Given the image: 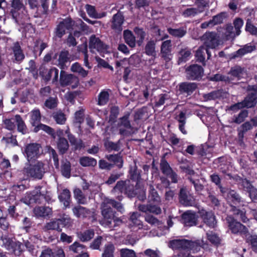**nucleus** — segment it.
<instances>
[{"label":"nucleus","mask_w":257,"mask_h":257,"mask_svg":"<svg viewBox=\"0 0 257 257\" xmlns=\"http://www.w3.org/2000/svg\"><path fill=\"white\" fill-rule=\"evenodd\" d=\"M212 149L207 145H201L198 150V153L202 157H205L209 158L211 157V152Z\"/></svg>","instance_id":"39"},{"label":"nucleus","mask_w":257,"mask_h":257,"mask_svg":"<svg viewBox=\"0 0 257 257\" xmlns=\"http://www.w3.org/2000/svg\"><path fill=\"white\" fill-rule=\"evenodd\" d=\"M160 168L162 173L167 176H169L172 171L169 164L165 160L161 161Z\"/></svg>","instance_id":"59"},{"label":"nucleus","mask_w":257,"mask_h":257,"mask_svg":"<svg viewBox=\"0 0 257 257\" xmlns=\"http://www.w3.org/2000/svg\"><path fill=\"white\" fill-rule=\"evenodd\" d=\"M41 187L36 188L34 190L30 192H27L22 201L27 205H30L34 203H40L44 198V195L41 193Z\"/></svg>","instance_id":"8"},{"label":"nucleus","mask_w":257,"mask_h":257,"mask_svg":"<svg viewBox=\"0 0 257 257\" xmlns=\"http://www.w3.org/2000/svg\"><path fill=\"white\" fill-rule=\"evenodd\" d=\"M70 250L74 253H82L84 249V246L78 242H74L69 247Z\"/></svg>","instance_id":"60"},{"label":"nucleus","mask_w":257,"mask_h":257,"mask_svg":"<svg viewBox=\"0 0 257 257\" xmlns=\"http://www.w3.org/2000/svg\"><path fill=\"white\" fill-rule=\"evenodd\" d=\"M104 146L108 151H118L120 148L119 142L113 143L109 141H107L104 143Z\"/></svg>","instance_id":"55"},{"label":"nucleus","mask_w":257,"mask_h":257,"mask_svg":"<svg viewBox=\"0 0 257 257\" xmlns=\"http://www.w3.org/2000/svg\"><path fill=\"white\" fill-rule=\"evenodd\" d=\"M109 95L107 91H102L98 95L97 104L99 105H104L109 100Z\"/></svg>","instance_id":"51"},{"label":"nucleus","mask_w":257,"mask_h":257,"mask_svg":"<svg viewBox=\"0 0 257 257\" xmlns=\"http://www.w3.org/2000/svg\"><path fill=\"white\" fill-rule=\"evenodd\" d=\"M197 85L195 83L183 82L179 85V90L181 93H186L188 95L191 94L196 89Z\"/></svg>","instance_id":"20"},{"label":"nucleus","mask_w":257,"mask_h":257,"mask_svg":"<svg viewBox=\"0 0 257 257\" xmlns=\"http://www.w3.org/2000/svg\"><path fill=\"white\" fill-rule=\"evenodd\" d=\"M205 52L207 54L208 58L209 59L211 56L209 50L205 48L204 46H201L199 47L195 54V57L198 61L202 63L204 62Z\"/></svg>","instance_id":"26"},{"label":"nucleus","mask_w":257,"mask_h":257,"mask_svg":"<svg viewBox=\"0 0 257 257\" xmlns=\"http://www.w3.org/2000/svg\"><path fill=\"white\" fill-rule=\"evenodd\" d=\"M226 220L232 233L245 235L248 233V229L231 216H227Z\"/></svg>","instance_id":"6"},{"label":"nucleus","mask_w":257,"mask_h":257,"mask_svg":"<svg viewBox=\"0 0 257 257\" xmlns=\"http://www.w3.org/2000/svg\"><path fill=\"white\" fill-rule=\"evenodd\" d=\"M46 171L45 164L42 162H38L34 165H29L24 169V173L28 176L38 180L43 177Z\"/></svg>","instance_id":"3"},{"label":"nucleus","mask_w":257,"mask_h":257,"mask_svg":"<svg viewBox=\"0 0 257 257\" xmlns=\"http://www.w3.org/2000/svg\"><path fill=\"white\" fill-rule=\"evenodd\" d=\"M227 194V199L228 202L231 201L235 204L240 202L239 195L234 190H229Z\"/></svg>","instance_id":"44"},{"label":"nucleus","mask_w":257,"mask_h":257,"mask_svg":"<svg viewBox=\"0 0 257 257\" xmlns=\"http://www.w3.org/2000/svg\"><path fill=\"white\" fill-rule=\"evenodd\" d=\"M79 163L83 167H94L97 164L96 160L89 157H82L80 158Z\"/></svg>","instance_id":"34"},{"label":"nucleus","mask_w":257,"mask_h":257,"mask_svg":"<svg viewBox=\"0 0 257 257\" xmlns=\"http://www.w3.org/2000/svg\"><path fill=\"white\" fill-rule=\"evenodd\" d=\"M226 17V14L224 13H221L215 16H214L212 20H211L212 23L214 26L222 23L225 18Z\"/></svg>","instance_id":"62"},{"label":"nucleus","mask_w":257,"mask_h":257,"mask_svg":"<svg viewBox=\"0 0 257 257\" xmlns=\"http://www.w3.org/2000/svg\"><path fill=\"white\" fill-rule=\"evenodd\" d=\"M112 191L115 195L119 193H124L129 197H133L137 194L136 190H134V184L131 183L130 180L117 182Z\"/></svg>","instance_id":"4"},{"label":"nucleus","mask_w":257,"mask_h":257,"mask_svg":"<svg viewBox=\"0 0 257 257\" xmlns=\"http://www.w3.org/2000/svg\"><path fill=\"white\" fill-rule=\"evenodd\" d=\"M180 202L185 206H193L195 205V199L185 187L180 189L179 194Z\"/></svg>","instance_id":"12"},{"label":"nucleus","mask_w":257,"mask_h":257,"mask_svg":"<svg viewBox=\"0 0 257 257\" xmlns=\"http://www.w3.org/2000/svg\"><path fill=\"white\" fill-rule=\"evenodd\" d=\"M57 147L61 153H65L69 148L67 140L65 138H59L57 142Z\"/></svg>","instance_id":"48"},{"label":"nucleus","mask_w":257,"mask_h":257,"mask_svg":"<svg viewBox=\"0 0 257 257\" xmlns=\"http://www.w3.org/2000/svg\"><path fill=\"white\" fill-rule=\"evenodd\" d=\"M70 192L68 189H64L59 195V199L65 208L68 207L70 202Z\"/></svg>","instance_id":"28"},{"label":"nucleus","mask_w":257,"mask_h":257,"mask_svg":"<svg viewBox=\"0 0 257 257\" xmlns=\"http://www.w3.org/2000/svg\"><path fill=\"white\" fill-rule=\"evenodd\" d=\"M3 123L4 127L8 130H15L17 125L18 131L22 135L28 133V130L24 121L19 114H16L13 117L4 119Z\"/></svg>","instance_id":"2"},{"label":"nucleus","mask_w":257,"mask_h":257,"mask_svg":"<svg viewBox=\"0 0 257 257\" xmlns=\"http://www.w3.org/2000/svg\"><path fill=\"white\" fill-rule=\"evenodd\" d=\"M253 88L255 89V93L249 94L243 101L231 106L230 109L235 111L245 107L250 108L254 106L256 103V93H257V87L255 86H255H253Z\"/></svg>","instance_id":"5"},{"label":"nucleus","mask_w":257,"mask_h":257,"mask_svg":"<svg viewBox=\"0 0 257 257\" xmlns=\"http://www.w3.org/2000/svg\"><path fill=\"white\" fill-rule=\"evenodd\" d=\"M140 213L137 212H133L130 216V220L132 223L138 227V229L143 228L142 221L139 219Z\"/></svg>","instance_id":"47"},{"label":"nucleus","mask_w":257,"mask_h":257,"mask_svg":"<svg viewBox=\"0 0 257 257\" xmlns=\"http://www.w3.org/2000/svg\"><path fill=\"white\" fill-rule=\"evenodd\" d=\"M114 246L113 244L109 243L105 245L101 257H114Z\"/></svg>","instance_id":"45"},{"label":"nucleus","mask_w":257,"mask_h":257,"mask_svg":"<svg viewBox=\"0 0 257 257\" xmlns=\"http://www.w3.org/2000/svg\"><path fill=\"white\" fill-rule=\"evenodd\" d=\"M124 22V18L120 13H117L113 15L112 20V28L118 32L122 30V25Z\"/></svg>","instance_id":"19"},{"label":"nucleus","mask_w":257,"mask_h":257,"mask_svg":"<svg viewBox=\"0 0 257 257\" xmlns=\"http://www.w3.org/2000/svg\"><path fill=\"white\" fill-rule=\"evenodd\" d=\"M84 120V110L81 109L75 113L74 123L79 125Z\"/></svg>","instance_id":"58"},{"label":"nucleus","mask_w":257,"mask_h":257,"mask_svg":"<svg viewBox=\"0 0 257 257\" xmlns=\"http://www.w3.org/2000/svg\"><path fill=\"white\" fill-rule=\"evenodd\" d=\"M208 240L213 244H217L220 243V238L213 232H209L206 233Z\"/></svg>","instance_id":"64"},{"label":"nucleus","mask_w":257,"mask_h":257,"mask_svg":"<svg viewBox=\"0 0 257 257\" xmlns=\"http://www.w3.org/2000/svg\"><path fill=\"white\" fill-rule=\"evenodd\" d=\"M41 147L37 143L28 144L25 148L24 154L29 162L37 159L39 154Z\"/></svg>","instance_id":"9"},{"label":"nucleus","mask_w":257,"mask_h":257,"mask_svg":"<svg viewBox=\"0 0 257 257\" xmlns=\"http://www.w3.org/2000/svg\"><path fill=\"white\" fill-rule=\"evenodd\" d=\"M85 8L88 15L91 18L95 19H100L103 17H105L106 15L105 13H102L101 14L97 13L94 7L91 5H86Z\"/></svg>","instance_id":"33"},{"label":"nucleus","mask_w":257,"mask_h":257,"mask_svg":"<svg viewBox=\"0 0 257 257\" xmlns=\"http://www.w3.org/2000/svg\"><path fill=\"white\" fill-rule=\"evenodd\" d=\"M60 221L59 219H57L56 220H53L49 222H48L46 224L44 227V230L45 231H48L50 230H56L58 231H61V226L60 225Z\"/></svg>","instance_id":"37"},{"label":"nucleus","mask_w":257,"mask_h":257,"mask_svg":"<svg viewBox=\"0 0 257 257\" xmlns=\"http://www.w3.org/2000/svg\"><path fill=\"white\" fill-rule=\"evenodd\" d=\"M53 117L56 122L59 124H63L66 120L65 114L62 112H57L53 114Z\"/></svg>","instance_id":"61"},{"label":"nucleus","mask_w":257,"mask_h":257,"mask_svg":"<svg viewBox=\"0 0 257 257\" xmlns=\"http://www.w3.org/2000/svg\"><path fill=\"white\" fill-rule=\"evenodd\" d=\"M171 42L170 40H167L163 42L161 46V53L162 57L166 61L171 60Z\"/></svg>","instance_id":"23"},{"label":"nucleus","mask_w":257,"mask_h":257,"mask_svg":"<svg viewBox=\"0 0 257 257\" xmlns=\"http://www.w3.org/2000/svg\"><path fill=\"white\" fill-rule=\"evenodd\" d=\"M106 158L109 161L113 162L119 168H122L123 160L119 155H109L106 156Z\"/></svg>","instance_id":"41"},{"label":"nucleus","mask_w":257,"mask_h":257,"mask_svg":"<svg viewBox=\"0 0 257 257\" xmlns=\"http://www.w3.org/2000/svg\"><path fill=\"white\" fill-rule=\"evenodd\" d=\"M205 243L203 240L196 241H190L188 251H192L193 253L197 252L200 250L201 247H204Z\"/></svg>","instance_id":"36"},{"label":"nucleus","mask_w":257,"mask_h":257,"mask_svg":"<svg viewBox=\"0 0 257 257\" xmlns=\"http://www.w3.org/2000/svg\"><path fill=\"white\" fill-rule=\"evenodd\" d=\"M51 209L49 207H36L34 209L35 215L38 217H45L51 213Z\"/></svg>","instance_id":"30"},{"label":"nucleus","mask_w":257,"mask_h":257,"mask_svg":"<svg viewBox=\"0 0 257 257\" xmlns=\"http://www.w3.org/2000/svg\"><path fill=\"white\" fill-rule=\"evenodd\" d=\"M71 70L73 72L78 73L83 77H86L88 74V72L84 70L78 63H74L71 67Z\"/></svg>","instance_id":"49"},{"label":"nucleus","mask_w":257,"mask_h":257,"mask_svg":"<svg viewBox=\"0 0 257 257\" xmlns=\"http://www.w3.org/2000/svg\"><path fill=\"white\" fill-rule=\"evenodd\" d=\"M13 52L15 59L17 61H21L25 56L23 53L21 47L18 43H16L13 47Z\"/></svg>","instance_id":"50"},{"label":"nucleus","mask_w":257,"mask_h":257,"mask_svg":"<svg viewBox=\"0 0 257 257\" xmlns=\"http://www.w3.org/2000/svg\"><path fill=\"white\" fill-rule=\"evenodd\" d=\"M119 126L120 134L122 135H126L128 130L131 127L128 116H124L120 118Z\"/></svg>","instance_id":"24"},{"label":"nucleus","mask_w":257,"mask_h":257,"mask_svg":"<svg viewBox=\"0 0 257 257\" xmlns=\"http://www.w3.org/2000/svg\"><path fill=\"white\" fill-rule=\"evenodd\" d=\"M248 243L251 245V248L254 252L257 253V235L253 234L248 237Z\"/></svg>","instance_id":"63"},{"label":"nucleus","mask_w":257,"mask_h":257,"mask_svg":"<svg viewBox=\"0 0 257 257\" xmlns=\"http://www.w3.org/2000/svg\"><path fill=\"white\" fill-rule=\"evenodd\" d=\"M69 53L67 51L61 52L59 55L58 63L56 64L61 69H64L65 67V64L68 61Z\"/></svg>","instance_id":"31"},{"label":"nucleus","mask_w":257,"mask_h":257,"mask_svg":"<svg viewBox=\"0 0 257 257\" xmlns=\"http://www.w3.org/2000/svg\"><path fill=\"white\" fill-rule=\"evenodd\" d=\"M94 232L92 229H88L83 232L78 233V238L82 241H87L90 240L94 236Z\"/></svg>","instance_id":"35"},{"label":"nucleus","mask_w":257,"mask_h":257,"mask_svg":"<svg viewBox=\"0 0 257 257\" xmlns=\"http://www.w3.org/2000/svg\"><path fill=\"white\" fill-rule=\"evenodd\" d=\"M39 130H43L47 134L51 135L53 138H55V132H54L53 129L51 127L45 124L40 123L36 126L34 129L35 132H38Z\"/></svg>","instance_id":"42"},{"label":"nucleus","mask_w":257,"mask_h":257,"mask_svg":"<svg viewBox=\"0 0 257 257\" xmlns=\"http://www.w3.org/2000/svg\"><path fill=\"white\" fill-rule=\"evenodd\" d=\"M123 38L125 42L130 47L132 48L135 47L136 38L131 31L128 30H124L123 31Z\"/></svg>","instance_id":"29"},{"label":"nucleus","mask_w":257,"mask_h":257,"mask_svg":"<svg viewBox=\"0 0 257 257\" xmlns=\"http://www.w3.org/2000/svg\"><path fill=\"white\" fill-rule=\"evenodd\" d=\"M41 120V114L38 109H35L31 112L30 122L33 126H37Z\"/></svg>","instance_id":"38"},{"label":"nucleus","mask_w":257,"mask_h":257,"mask_svg":"<svg viewBox=\"0 0 257 257\" xmlns=\"http://www.w3.org/2000/svg\"><path fill=\"white\" fill-rule=\"evenodd\" d=\"M68 139L71 145L73 146L75 149H81L84 147L82 141L81 140L76 139L73 135H69Z\"/></svg>","instance_id":"53"},{"label":"nucleus","mask_w":257,"mask_h":257,"mask_svg":"<svg viewBox=\"0 0 257 257\" xmlns=\"http://www.w3.org/2000/svg\"><path fill=\"white\" fill-rule=\"evenodd\" d=\"M203 45L208 49H214L219 44V37L215 32H206L202 37Z\"/></svg>","instance_id":"10"},{"label":"nucleus","mask_w":257,"mask_h":257,"mask_svg":"<svg viewBox=\"0 0 257 257\" xmlns=\"http://www.w3.org/2000/svg\"><path fill=\"white\" fill-rule=\"evenodd\" d=\"M168 32L173 37L182 38L186 34L187 30L186 28L184 27L178 29H172L169 28L168 29Z\"/></svg>","instance_id":"32"},{"label":"nucleus","mask_w":257,"mask_h":257,"mask_svg":"<svg viewBox=\"0 0 257 257\" xmlns=\"http://www.w3.org/2000/svg\"><path fill=\"white\" fill-rule=\"evenodd\" d=\"M199 213L204 223L209 227L214 228L215 226L216 221L215 216L212 212L201 209L199 211Z\"/></svg>","instance_id":"16"},{"label":"nucleus","mask_w":257,"mask_h":257,"mask_svg":"<svg viewBox=\"0 0 257 257\" xmlns=\"http://www.w3.org/2000/svg\"><path fill=\"white\" fill-rule=\"evenodd\" d=\"M73 26H75L78 27L81 31L85 34L90 33L88 26L85 24L81 19H77L75 21H73Z\"/></svg>","instance_id":"46"},{"label":"nucleus","mask_w":257,"mask_h":257,"mask_svg":"<svg viewBox=\"0 0 257 257\" xmlns=\"http://www.w3.org/2000/svg\"><path fill=\"white\" fill-rule=\"evenodd\" d=\"M11 6L13 8L11 11V13L13 19H15L16 23H21V20L24 18V16L25 17H27V16H25V14L24 16L20 15V14L17 15V12L21 11L23 13H24V12H25L23 4L21 2L20 0H13Z\"/></svg>","instance_id":"14"},{"label":"nucleus","mask_w":257,"mask_h":257,"mask_svg":"<svg viewBox=\"0 0 257 257\" xmlns=\"http://www.w3.org/2000/svg\"><path fill=\"white\" fill-rule=\"evenodd\" d=\"M74 195L79 203L84 204L87 203V198L83 195L82 191L79 189L77 188L74 190Z\"/></svg>","instance_id":"52"},{"label":"nucleus","mask_w":257,"mask_h":257,"mask_svg":"<svg viewBox=\"0 0 257 257\" xmlns=\"http://www.w3.org/2000/svg\"><path fill=\"white\" fill-rule=\"evenodd\" d=\"M187 77L189 79L195 80L201 78L203 74V69L198 65H193L186 70Z\"/></svg>","instance_id":"15"},{"label":"nucleus","mask_w":257,"mask_h":257,"mask_svg":"<svg viewBox=\"0 0 257 257\" xmlns=\"http://www.w3.org/2000/svg\"><path fill=\"white\" fill-rule=\"evenodd\" d=\"M223 32V36L227 40L234 38L238 35H236V32L234 31L233 26L231 24H228L226 26Z\"/></svg>","instance_id":"40"},{"label":"nucleus","mask_w":257,"mask_h":257,"mask_svg":"<svg viewBox=\"0 0 257 257\" xmlns=\"http://www.w3.org/2000/svg\"><path fill=\"white\" fill-rule=\"evenodd\" d=\"M198 216L193 211H187L182 214V219L186 226H192L196 224Z\"/></svg>","instance_id":"18"},{"label":"nucleus","mask_w":257,"mask_h":257,"mask_svg":"<svg viewBox=\"0 0 257 257\" xmlns=\"http://www.w3.org/2000/svg\"><path fill=\"white\" fill-rule=\"evenodd\" d=\"M89 46L92 53L97 52L100 54L104 53L107 49L106 46L94 35L91 36Z\"/></svg>","instance_id":"13"},{"label":"nucleus","mask_w":257,"mask_h":257,"mask_svg":"<svg viewBox=\"0 0 257 257\" xmlns=\"http://www.w3.org/2000/svg\"><path fill=\"white\" fill-rule=\"evenodd\" d=\"M60 82L61 86H69L72 88H75L79 84V79L72 74H67L64 71L61 70Z\"/></svg>","instance_id":"11"},{"label":"nucleus","mask_w":257,"mask_h":257,"mask_svg":"<svg viewBox=\"0 0 257 257\" xmlns=\"http://www.w3.org/2000/svg\"><path fill=\"white\" fill-rule=\"evenodd\" d=\"M149 191V199L150 201L156 203H160L161 202V198L152 185L150 186Z\"/></svg>","instance_id":"43"},{"label":"nucleus","mask_w":257,"mask_h":257,"mask_svg":"<svg viewBox=\"0 0 257 257\" xmlns=\"http://www.w3.org/2000/svg\"><path fill=\"white\" fill-rule=\"evenodd\" d=\"M145 51L147 55L153 57L155 56V43L153 41H150L147 43L145 47Z\"/></svg>","instance_id":"54"},{"label":"nucleus","mask_w":257,"mask_h":257,"mask_svg":"<svg viewBox=\"0 0 257 257\" xmlns=\"http://www.w3.org/2000/svg\"><path fill=\"white\" fill-rule=\"evenodd\" d=\"M252 127V125L251 122L246 121L238 128L239 136L243 137L244 134L247 131L250 130Z\"/></svg>","instance_id":"57"},{"label":"nucleus","mask_w":257,"mask_h":257,"mask_svg":"<svg viewBox=\"0 0 257 257\" xmlns=\"http://www.w3.org/2000/svg\"><path fill=\"white\" fill-rule=\"evenodd\" d=\"M70 163L68 161L63 163L61 166V173L62 175L67 178H69L70 177Z\"/></svg>","instance_id":"56"},{"label":"nucleus","mask_w":257,"mask_h":257,"mask_svg":"<svg viewBox=\"0 0 257 257\" xmlns=\"http://www.w3.org/2000/svg\"><path fill=\"white\" fill-rule=\"evenodd\" d=\"M4 245L8 249L13 251L16 255H19L23 250L24 245L19 241H14L7 237L1 236Z\"/></svg>","instance_id":"7"},{"label":"nucleus","mask_w":257,"mask_h":257,"mask_svg":"<svg viewBox=\"0 0 257 257\" xmlns=\"http://www.w3.org/2000/svg\"><path fill=\"white\" fill-rule=\"evenodd\" d=\"M228 74L233 77L237 78L238 79L244 78L247 75L245 69L238 65L231 67Z\"/></svg>","instance_id":"22"},{"label":"nucleus","mask_w":257,"mask_h":257,"mask_svg":"<svg viewBox=\"0 0 257 257\" xmlns=\"http://www.w3.org/2000/svg\"><path fill=\"white\" fill-rule=\"evenodd\" d=\"M108 204L111 205L121 212L124 211V209L120 202H116L113 199H106L102 203L101 214L103 218L99 221V223L105 228L113 229L122 224V221L120 218L115 216V212L108 206Z\"/></svg>","instance_id":"1"},{"label":"nucleus","mask_w":257,"mask_h":257,"mask_svg":"<svg viewBox=\"0 0 257 257\" xmlns=\"http://www.w3.org/2000/svg\"><path fill=\"white\" fill-rule=\"evenodd\" d=\"M40 75H42L43 78L46 81L49 80L52 76L54 75L53 81H57L59 76V70L56 68H52L49 70H44V71L40 72Z\"/></svg>","instance_id":"21"},{"label":"nucleus","mask_w":257,"mask_h":257,"mask_svg":"<svg viewBox=\"0 0 257 257\" xmlns=\"http://www.w3.org/2000/svg\"><path fill=\"white\" fill-rule=\"evenodd\" d=\"M256 47L254 45L247 44L244 45L242 48L236 51L234 54V57H238L242 56L247 53H249L253 51Z\"/></svg>","instance_id":"27"},{"label":"nucleus","mask_w":257,"mask_h":257,"mask_svg":"<svg viewBox=\"0 0 257 257\" xmlns=\"http://www.w3.org/2000/svg\"><path fill=\"white\" fill-rule=\"evenodd\" d=\"M73 21L70 18H67L61 22L56 29V35L61 38L65 33V31L72 29Z\"/></svg>","instance_id":"17"},{"label":"nucleus","mask_w":257,"mask_h":257,"mask_svg":"<svg viewBox=\"0 0 257 257\" xmlns=\"http://www.w3.org/2000/svg\"><path fill=\"white\" fill-rule=\"evenodd\" d=\"M72 210L74 214L78 218L88 217L91 214V211L81 206L75 207Z\"/></svg>","instance_id":"25"}]
</instances>
